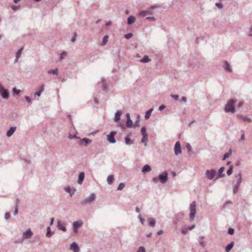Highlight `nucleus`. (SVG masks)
<instances>
[{
    "mask_svg": "<svg viewBox=\"0 0 252 252\" xmlns=\"http://www.w3.org/2000/svg\"><path fill=\"white\" fill-rule=\"evenodd\" d=\"M186 148L188 150V152H192V147L189 143H187L186 145Z\"/></svg>",
    "mask_w": 252,
    "mask_h": 252,
    "instance_id": "36",
    "label": "nucleus"
},
{
    "mask_svg": "<svg viewBox=\"0 0 252 252\" xmlns=\"http://www.w3.org/2000/svg\"><path fill=\"white\" fill-rule=\"evenodd\" d=\"M126 125L128 127H132L133 126V122L131 119H128L127 120L126 123Z\"/></svg>",
    "mask_w": 252,
    "mask_h": 252,
    "instance_id": "26",
    "label": "nucleus"
},
{
    "mask_svg": "<svg viewBox=\"0 0 252 252\" xmlns=\"http://www.w3.org/2000/svg\"><path fill=\"white\" fill-rule=\"evenodd\" d=\"M16 129V127H15V126H12V127H10L9 130L6 132V136L8 137L11 136L13 134V133L15 132Z\"/></svg>",
    "mask_w": 252,
    "mask_h": 252,
    "instance_id": "10",
    "label": "nucleus"
},
{
    "mask_svg": "<svg viewBox=\"0 0 252 252\" xmlns=\"http://www.w3.org/2000/svg\"><path fill=\"white\" fill-rule=\"evenodd\" d=\"M153 110V109H151L149 110L148 111H147L146 112V114H145V119L147 120V119L150 118V116L151 115V113H152Z\"/></svg>",
    "mask_w": 252,
    "mask_h": 252,
    "instance_id": "23",
    "label": "nucleus"
},
{
    "mask_svg": "<svg viewBox=\"0 0 252 252\" xmlns=\"http://www.w3.org/2000/svg\"><path fill=\"white\" fill-rule=\"evenodd\" d=\"M170 96H171L172 98H173L174 100H178L179 97V95H177V94H171L170 95Z\"/></svg>",
    "mask_w": 252,
    "mask_h": 252,
    "instance_id": "42",
    "label": "nucleus"
},
{
    "mask_svg": "<svg viewBox=\"0 0 252 252\" xmlns=\"http://www.w3.org/2000/svg\"><path fill=\"white\" fill-rule=\"evenodd\" d=\"M70 249L73 250L74 252H79V251L78 246L75 242L70 245Z\"/></svg>",
    "mask_w": 252,
    "mask_h": 252,
    "instance_id": "15",
    "label": "nucleus"
},
{
    "mask_svg": "<svg viewBox=\"0 0 252 252\" xmlns=\"http://www.w3.org/2000/svg\"><path fill=\"white\" fill-rule=\"evenodd\" d=\"M116 134V132L115 131H111L109 135H107V140L110 143H115L116 142V140L115 139L114 136Z\"/></svg>",
    "mask_w": 252,
    "mask_h": 252,
    "instance_id": "5",
    "label": "nucleus"
},
{
    "mask_svg": "<svg viewBox=\"0 0 252 252\" xmlns=\"http://www.w3.org/2000/svg\"><path fill=\"white\" fill-rule=\"evenodd\" d=\"M76 36H77L76 33L74 32L73 33V36L72 37V38L71 39V41L72 42H74L76 41Z\"/></svg>",
    "mask_w": 252,
    "mask_h": 252,
    "instance_id": "45",
    "label": "nucleus"
},
{
    "mask_svg": "<svg viewBox=\"0 0 252 252\" xmlns=\"http://www.w3.org/2000/svg\"><path fill=\"white\" fill-rule=\"evenodd\" d=\"M235 101L233 99H229L225 105L224 111L226 113L230 112L234 113L235 112Z\"/></svg>",
    "mask_w": 252,
    "mask_h": 252,
    "instance_id": "1",
    "label": "nucleus"
},
{
    "mask_svg": "<svg viewBox=\"0 0 252 252\" xmlns=\"http://www.w3.org/2000/svg\"><path fill=\"white\" fill-rule=\"evenodd\" d=\"M139 119H140V116H137V119L135 121L134 124H133V126L136 127V126H139V124H140V120Z\"/></svg>",
    "mask_w": 252,
    "mask_h": 252,
    "instance_id": "31",
    "label": "nucleus"
},
{
    "mask_svg": "<svg viewBox=\"0 0 252 252\" xmlns=\"http://www.w3.org/2000/svg\"><path fill=\"white\" fill-rule=\"evenodd\" d=\"M148 221L149 222V224L152 226H154L155 225V220L153 218H150L148 219Z\"/></svg>",
    "mask_w": 252,
    "mask_h": 252,
    "instance_id": "33",
    "label": "nucleus"
},
{
    "mask_svg": "<svg viewBox=\"0 0 252 252\" xmlns=\"http://www.w3.org/2000/svg\"><path fill=\"white\" fill-rule=\"evenodd\" d=\"M25 98L27 102H28L29 103L31 102V99L30 98V97L29 96H25Z\"/></svg>",
    "mask_w": 252,
    "mask_h": 252,
    "instance_id": "55",
    "label": "nucleus"
},
{
    "mask_svg": "<svg viewBox=\"0 0 252 252\" xmlns=\"http://www.w3.org/2000/svg\"><path fill=\"white\" fill-rule=\"evenodd\" d=\"M146 128L145 126H143L142 128H141V134L142 135L144 134H147V133L146 132Z\"/></svg>",
    "mask_w": 252,
    "mask_h": 252,
    "instance_id": "48",
    "label": "nucleus"
},
{
    "mask_svg": "<svg viewBox=\"0 0 252 252\" xmlns=\"http://www.w3.org/2000/svg\"><path fill=\"white\" fill-rule=\"evenodd\" d=\"M122 114V112L121 111H117L115 114V117H114V122H118L120 120V117L121 115Z\"/></svg>",
    "mask_w": 252,
    "mask_h": 252,
    "instance_id": "14",
    "label": "nucleus"
},
{
    "mask_svg": "<svg viewBox=\"0 0 252 252\" xmlns=\"http://www.w3.org/2000/svg\"><path fill=\"white\" fill-rule=\"evenodd\" d=\"M83 224V222L81 220L74 221L73 223L74 231L75 233L78 232V228L81 227Z\"/></svg>",
    "mask_w": 252,
    "mask_h": 252,
    "instance_id": "8",
    "label": "nucleus"
},
{
    "mask_svg": "<svg viewBox=\"0 0 252 252\" xmlns=\"http://www.w3.org/2000/svg\"><path fill=\"white\" fill-rule=\"evenodd\" d=\"M196 214V203L193 201L190 206V214L189 216L191 220H193L195 217Z\"/></svg>",
    "mask_w": 252,
    "mask_h": 252,
    "instance_id": "4",
    "label": "nucleus"
},
{
    "mask_svg": "<svg viewBox=\"0 0 252 252\" xmlns=\"http://www.w3.org/2000/svg\"><path fill=\"white\" fill-rule=\"evenodd\" d=\"M95 198V194L93 193L91 195H90V196L89 197L85 199L82 202V204L85 205V204H86L87 203H91L92 201H93L94 200Z\"/></svg>",
    "mask_w": 252,
    "mask_h": 252,
    "instance_id": "6",
    "label": "nucleus"
},
{
    "mask_svg": "<svg viewBox=\"0 0 252 252\" xmlns=\"http://www.w3.org/2000/svg\"><path fill=\"white\" fill-rule=\"evenodd\" d=\"M112 24V22L111 21L107 22L106 24H105V26H110Z\"/></svg>",
    "mask_w": 252,
    "mask_h": 252,
    "instance_id": "61",
    "label": "nucleus"
},
{
    "mask_svg": "<svg viewBox=\"0 0 252 252\" xmlns=\"http://www.w3.org/2000/svg\"><path fill=\"white\" fill-rule=\"evenodd\" d=\"M18 7V6H16V5H13L12 6V9L13 10H16L17 8Z\"/></svg>",
    "mask_w": 252,
    "mask_h": 252,
    "instance_id": "62",
    "label": "nucleus"
},
{
    "mask_svg": "<svg viewBox=\"0 0 252 252\" xmlns=\"http://www.w3.org/2000/svg\"><path fill=\"white\" fill-rule=\"evenodd\" d=\"M74 138H77V139H80V137H77L76 135H71L70 134L68 136V138L70 139H72Z\"/></svg>",
    "mask_w": 252,
    "mask_h": 252,
    "instance_id": "49",
    "label": "nucleus"
},
{
    "mask_svg": "<svg viewBox=\"0 0 252 252\" xmlns=\"http://www.w3.org/2000/svg\"><path fill=\"white\" fill-rule=\"evenodd\" d=\"M41 91H38L35 93V95L39 96L41 95Z\"/></svg>",
    "mask_w": 252,
    "mask_h": 252,
    "instance_id": "59",
    "label": "nucleus"
},
{
    "mask_svg": "<svg viewBox=\"0 0 252 252\" xmlns=\"http://www.w3.org/2000/svg\"><path fill=\"white\" fill-rule=\"evenodd\" d=\"M10 217V215L9 213H6L5 214V218L6 219H8Z\"/></svg>",
    "mask_w": 252,
    "mask_h": 252,
    "instance_id": "57",
    "label": "nucleus"
},
{
    "mask_svg": "<svg viewBox=\"0 0 252 252\" xmlns=\"http://www.w3.org/2000/svg\"><path fill=\"white\" fill-rule=\"evenodd\" d=\"M44 90V85H41L40 86V88H39V91H41V92L42 93Z\"/></svg>",
    "mask_w": 252,
    "mask_h": 252,
    "instance_id": "56",
    "label": "nucleus"
},
{
    "mask_svg": "<svg viewBox=\"0 0 252 252\" xmlns=\"http://www.w3.org/2000/svg\"><path fill=\"white\" fill-rule=\"evenodd\" d=\"M168 173L166 172H163L162 174H160L158 176V177H155L153 178V181L155 183H157L158 181V180H160L161 183H165L168 179Z\"/></svg>",
    "mask_w": 252,
    "mask_h": 252,
    "instance_id": "2",
    "label": "nucleus"
},
{
    "mask_svg": "<svg viewBox=\"0 0 252 252\" xmlns=\"http://www.w3.org/2000/svg\"><path fill=\"white\" fill-rule=\"evenodd\" d=\"M148 13V11H141L139 12L140 16H145Z\"/></svg>",
    "mask_w": 252,
    "mask_h": 252,
    "instance_id": "46",
    "label": "nucleus"
},
{
    "mask_svg": "<svg viewBox=\"0 0 252 252\" xmlns=\"http://www.w3.org/2000/svg\"><path fill=\"white\" fill-rule=\"evenodd\" d=\"M224 167H221L220 168V169L219 170L218 175L217 177V178H218L219 177H221L224 175V174L222 175V173L224 171Z\"/></svg>",
    "mask_w": 252,
    "mask_h": 252,
    "instance_id": "25",
    "label": "nucleus"
},
{
    "mask_svg": "<svg viewBox=\"0 0 252 252\" xmlns=\"http://www.w3.org/2000/svg\"><path fill=\"white\" fill-rule=\"evenodd\" d=\"M216 172L215 170H207L206 171V175L209 179H213L215 175Z\"/></svg>",
    "mask_w": 252,
    "mask_h": 252,
    "instance_id": "9",
    "label": "nucleus"
},
{
    "mask_svg": "<svg viewBox=\"0 0 252 252\" xmlns=\"http://www.w3.org/2000/svg\"><path fill=\"white\" fill-rule=\"evenodd\" d=\"M32 235V232L30 229H28L23 233V237L26 239L31 238Z\"/></svg>",
    "mask_w": 252,
    "mask_h": 252,
    "instance_id": "13",
    "label": "nucleus"
},
{
    "mask_svg": "<svg viewBox=\"0 0 252 252\" xmlns=\"http://www.w3.org/2000/svg\"><path fill=\"white\" fill-rule=\"evenodd\" d=\"M67 55V53L66 52H62L61 55H60V61H62L64 56H66Z\"/></svg>",
    "mask_w": 252,
    "mask_h": 252,
    "instance_id": "40",
    "label": "nucleus"
},
{
    "mask_svg": "<svg viewBox=\"0 0 252 252\" xmlns=\"http://www.w3.org/2000/svg\"><path fill=\"white\" fill-rule=\"evenodd\" d=\"M23 50V47L21 48L20 49H19L16 53V56L20 57Z\"/></svg>",
    "mask_w": 252,
    "mask_h": 252,
    "instance_id": "38",
    "label": "nucleus"
},
{
    "mask_svg": "<svg viewBox=\"0 0 252 252\" xmlns=\"http://www.w3.org/2000/svg\"><path fill=\"white\" fill-rule=\"evenodd\" d=\"M147 20H152V21H155L156 19L154 17H148L146 18Z\"/></svg>",
    "mask_w": 252,
    "mask_h": 252,
    "instance_id": "58",
    "label": "nucleus"
},
{
    "mask_svg": "<svg viewBox=\"0 0 252 252\" xmlns=\"http://www.w3.org/2000/svg\"><path fill=\"white\" fill-rule=\"evenodd\" d=\"M231 154V150H230L229 151L226 153H225L224 155L223 158H229Z\"/></svg>",
    "mask_w": 252,
    "mask_h": 252,
    "instance_id": "43",
    "label": "nucleus"
},
{
    "mask_svg": "<svg viewBox=\"0 0 252 252\" xmlns=\"http://www.w3.org/2000/svg\"><path fill=\"white\" fill-rule=\"evenodd\" d=\"M166 107L165 105H162L161 106H159V108H158V110L159 111H162V110H163L164 109H165Z\"/></svg>",
    "mask_w": 252,
    "mask_h": 252,
    "instance_id": "54",
    "label": "nucleus"
},
{
    "mask_svg": "<svg viewBox=\"0 0 252 252\" xmlns=\"http://www.w3.org/2000/svg\"><path fill=\"white\" fill-rule=\"evenodd\" d=\"M102 88L103 91H106L107 89L106 83L105 82L104 80H103L102 82Z\"/></svg>",
    "mask_w": 252,
    "mask_h": 252,
    "instance_id": "37",
    "label": "nucleus"
},
{
    "mask_svg": "<svg viewBox=\"0 0 252 252\" xmlns=\"http://www.w3.org/2000/svg\"><path fill=\"white\" fill-rule=\"evenodd\" d=\"M232 167L231 166L230 167V168L227 170V174L228 175H230L232 174Z\"/></svg>",
    "mask_w": 252,
    "mask_h": 252,
    "instance_id": "52",
    "label": "nucleus"
},
{
    "mask_svg": "<svg viewBox=\"0 0 252 252\" xmlns=\"http://www.w3.org/2000/svg\"><path fill=\"white\" fill-rule=\"evenodd\" d=\"M21 92V90H17L16 88H13L12 89V93L14 94H19Z\"/></svg>",
    "mask_w": 252,
    "mask_h": 252,
    "instance_id": "35",
    "label": "nucleus"
},
{
    "mask_svg": "<svg viewBox=\"0 0 252 252\" xmlns=\"http://www.w3.org/2000/svg\"><path fill=\"white\" fill-rule=\"evenodd\" d=\"M133 34L132 33H128L125 35V37L126 39H129L132 37Z\"/></svg>",
    "mask_w": 252,
    "mask_h": 252,
    "instance_id": "44",
    "label": "nucleus"
},
{
    "mask_svg": "<svg viewBox=\"0 0 252 252\" xmlns=\"http://www.w3.org/2000/svg\"><path fill=\"white\" fill-rule=\"evenodd\" d=\"M47 230H48V231H47V233L46 234V236L48 237H50L51 236V233H50V227H48L47 228Z\"/></svg>",
    "mask_w": 252,
    "mask_h": 252,
    "instance_id": "53",
    "label": "nucleus"
},
{
    "mask_svg": "<svg viewBox=\"0 0 252 252\" xmlns=\"http://www.w3.org/2000/svg\"><path fill=\"white\" fill-rule=\"evenodd\" d=\"M182 100L184 102H187V97H185V96H183L182 98Z\"/></svg>",
    "mask_w": 252,
    "mask_h": 252,
    "instance_id": "60",
    "label": "nucleus"
},
{
    "mask_svg": "<svg viewBox=\"0 0 252 252\" xmlns=\"http://www.w3.org/2000/svg\"><path fill=\"white\" fill-rule=\"evenodd\" d=\"M151 170V168L150 166L148 164L145 165L142 168V172H148Z\"/></svg>",
    "mask_w": 252,
    "mask_h": 252,
    "instance_id": "21",
    "label": "nucleus"
},
{
    "mask_svg": "<svg viewBox=\"0 0 252 252\" xmlns=\"http://www.w3.org/2000/svg\"><path fill=\"white\" fill-rule=\"evenodd\" d=\"M150 61V59H149L148 56L147 55L144 56V57L140 60V62L141 63H148Z\"/></svg>",
    "mask_w": 252,
    "mask_h": 252,
    "instance_id": "20",
    "label": "nucleus"
},
{
    "mask_svg": "<svg viewBox=\"0 0 252 252\" xmlns=\"http://www.w3.org/2000/svg\"><path fill=\"white\" fill-rule=\"evenodd\" d=\"M139 218H140V221L141 222V223L142 224H143V222H144V220L142 218V217H141V216H139Z\"/></svg>",
    "mask_w": 252,
    "mask_h": 252,
    "instance_id": "64",
    "label": "nucleus"
},
{
    "mask_svg": "<svg viewBox=\"0 0 252 252\" xmlns=\"http://www.w3.org/2000/svg\"><path fill=\"white\" fill-rule=\"evenodd\" d=\"M65 190L66 192L69 193L71 195H72V194H73L74 192V190L69 187L65 188Z\"/></svg>",
    "mask_w": 252,
    "mask_h": 252,
    "instance_id": "30",
    "label": "nucleus"
},
{
    "mask_svg": "<svg viewBox=\"0 0 252 252\" xmlns=\"http://www.w3.org/2000/svg\"><path fill=\"white\" fill-rule=\"evenodd\" d=\"M234 230L233 228H230L228 229V233L232 235L234 234Z\"/></svg>",
    "mask_w": 252,
    "mask_h": 252,
    "instance_id": "51",
    "label": "nucleus"
},
{
    "mask_svg": "<svg viewBox=\"0 0 252 252\" xmlns=\"http://www.w3.org/2000/svg\"><path fill=\"white\" fill-rule=\"evenodd\" d=\"M0 94L3 99H7L9 97V91L7 89H5L0 82Z\"/></svg>",
    "mask_w": 252,
    "mask_h": 252,
    "instance_id": "3",
    "label": "nucleus"
},
{
    "mask_svg": "<svg viewBox=\"0 0 252 252\" xmlns=\"http://www.w3.org/2000/svg\"><path fill=\"white\" fill-rule=\"evenodd\" d=\"M148 140V134H144L142 135V138L141 139V142L142 143H145Z\"/></svg>",
    "mask_w": 252,
    "mask_h": 252,
    "instance_id": "32",
    "label": "nucleus"
},
{
    "mask_svg": "<svg viewBox=\"0 0 252 252\" xmlns=\"http://www.w3.org/2000/svg\"><path fill=\"white\" fill-rule=\"evenodd\" d=\"M92 142V140L88 139V138H83L82 140H80V144L84 145V146H87L89 144L91 143Z\"/></svg>",
    "mask_w": 252,
    "mask_h": 252,
    "instance_id": "11",
    "label": "nucleus"
},
{
    "mask_svg": "<svg viewBox=\"0 0 252 252\" xmlns=\"http://www.w3.org/2000/svg\"><path fill=\"white\" fill-rule=\"evenodd\" d=\"M125 143L127 145H131L133 143V142L128 136H126L125 138Z\"/></svg>",
    "mask_w": 252,
    "mask_h": 252,
    "instance_id": "24",
    "label": "nucleus"
},
{
    "mask_svg": "<svg viewBox=\"0 0 252 252\" xmlns=\"http://www.w3.org/2000/svg\"><path fill=\"white\" fill-rule=\"evenodd\" d=\"M108 36L107 35H105L103 38V39H102V41L101 43V46H104L105 45L107 41H108Z\"/></svg>",
    "mask_w": 252,
    "mask_h": 252,
    "instance_id": "28",
    "label": "nucleus"
},
{
    "mask_svg": "<svg viewBox=\"0 0 252 252\" xmlns=\"http://www.w3.org/2000/svg\"><path fill=\"white\" fill-rule=\"evenodd\" d=\"M48 74H57L58 73V69L49 70L47 71Z\"/></svg>",
    "mask_w": 252,
    "mask_h": 252,
    "instance_id": "34",
    "label": "nucleus"
},
{
    "mask_svg": "<svg viewBox=\"0 0 252 252\" xmlns=\"http://www.w3.org/2000/svg\"><path fill=\"white\" fill-rule=\"evenodd\" d=\"M135 21V17L133 16H130L128 17L127 19V24L128 25H131L133 23H134Z\"/></svg>",
    "mask_w": 252,
    "mask_h": 252,
    "instance_id": "16",
    "label": "nucleus"
},
{
    "mask_svg": "<svg viewBox=\"0 0 252 252\" xmlns=\"http://www.w3.org/2000/svg\"><path fill=\"white\" fill-rule=\"evenodd\" d=\"M125 187V185L124 183H120L117 188V190H121L123 189Z\"/></svg>",
    "mask_w": 252,
    "mask_h": 252,
    "instance_id": "41",
    "label": "nucleus"
},
{
    "mask_svg": "<svg viewBox=\"0 0 252 252\" xmlns=\"http://www.w3.org/2000/svg\"><path fill=\"white\" fill-rule=\"evenodd\" d=\"M84 177H85L84 173L83 172H81L79 174V179L78 181V183L79 184H80V185L82 184V183L84 180Z\"/></svg>",
    "mask_w": 252,
    "mask_h": 252,
    "instance_id": "17",
    "label": "nucleus"
},
{
    "mask_svg": "<svg viewBox=\"0 0 252 252\" xmlns=\"http://www.w3.org/2000/svg\"><path fill=\"white\" fill-rule=\"evenodd\" d=\"M215 5L220 9H221L223 7V5L221 3L217 2L216 3Z\"/></svg>",
    "mask_w": 252,
    "mask_h": 252,
    "instance_id": "47",
    "label": "nucleus"
},
{
    "mask_svg": "<svg viewBox=\"0 0 252 252\" xmlns=\"http://www.w3.org/2000/svg\"><path fill=\"white\" fill-rule=\"evenodd\" d=\"M58 226L60 229H61L63 231H65L66 230L65 227L62 224H60V222H58Z\"/></svg>",
    "mask_w": 252,
    "mask_h": 252,
    "instance_id": "39",
    "label": "nucleus"
},
{
    "mask_svg": "<svg viewBox=\"0 0 252 252\" xmlns=\"http://www.w3.org/2000/svg\"><path fill=\"white\" fill-rule=\"evenodd\" d=\"M244 138H245V134L243 132L241 136V138H240V140H244Z\"/></svg>",
    "mask_w": 252,
    "mask_h": 252,
    "instance_id": "63",
    "label": "nucleus"
},
{
    "mask_svg": "<svg viewBox=\"0 0 252 252\" xmlns=\"http://www.w3.org/2000/svg\"><path fill=\"white\" fill-rule=\"evenodd\" d=\"M195 227V225H192L190 227H189L188 228H184L182 229V233L184 234H185L187 233L188 230H191L192 229L194 228Z\"/></svg>",
    "mask_w": 252,
    "mask_h": 252,
    "instance_id": "19",
    "label": "nucleus"
},
{
    "mask_svg": "<svg viewBox=\"0 0 252 252\" xmlns=\"http://www.w3.org/2000/svg\"><path fill=\"white\" fill-rule=\"evenodd\" d=\"M233 246H234L233 242H232L229 244H228L225 248L226 252H229V251L231 250V249L233 248Z\"/></svg>",
    "mask_w": 252,
    "mask_h": 252,
    "instance_id": "22",
    "label": "nucleus"
},
{
    "mask_svg": "<svg viewBox=\"0 0 252 252\" xmlns=\"http://www.w3.org/2000/svg\"><path fill=\"white\" fill-rule=\"evenodd\" d=\"M137 252H145V248L143 247H140Z\"/></svg>",
    "mask_w": 252,
    "mask_h": 252,
    "instance_id": "50",
    "label": "nucleus"
},
{
    "mask_svg": "<svg viewBox=\"0 0 252 252\" xmlns=\"http://www.w3.org/2000/svg\"><path fill=\"white\" fill-rule=\"evenodd\" d=\"M107 181L109 184H111L114 181V177L112 175H109L107 177Z\"/></svg>",
    "mask_w": 252,
    "mask_h": 252,
    "instance_id": "27",
    "label": "nucleus"
},
{
    "mask_svg": "<svg viewBox=\"0 0 252 252\" xmlns=\"http://www.w3.org/2000/svg\"><path fill=\"white\" fill-rule=\"evenodd\" d=\"M236 177L238 179V183H237V185L235 186L234 189H233V192L234 193H236V192L238 190V189L239 188V185L241 182V175L239 174H238Z\"/></svg>",
    "mask_w": 252,
    "mask_h": 252,
    "instance_id": "12",
    "label": "nucleus"
},
{
    "mask_svg": "<svg viewBox=\"0 0 252 252\" xmlns=\"http://www.w3.org/2000/svg\"><path fill=\"white\" fill-rule=\"evenodd\" d=\"M174 152L176 155H178L182 152L181 144L179 141H177L175 143Z\"/></svg>",
    "mask_w": 252,
    "mask_h": 252,
    "instance_id": "7",
    "label": "nucleus"
},
{
    "mask_svg": "<svg viewBox=\"0 0 252 252\" xmlns=\"http://www.w3.org/2000/svg\"><path fill=\"white\" fill-rule=\"evenodd\" d=\"M225 65V70L229 72H231L232 69L231 67L230 66L228 63L226 61L224 62Z\"/></svg>",
    "mask_w": 252,
    "mask_h": 252,
    "instance_id": "29",
    "label": "nucleus"
},
{
    "mask_svg": "<svg viewBox=\"0 0 252 252\" xmlns=\"http://www.w3.org/2000/svg\"><path fill=\"white\" fill-rule=\"evenodd\" d=\"M239 118L242 119L245 122L250 123L251 121V119L246 116L241 115L239 117Z\"/></svg>",
    "mask_w": 252,
    "mask_h": 252,
    "instance_id": "18",
    "label": "nucleus"
}]
</instances>
